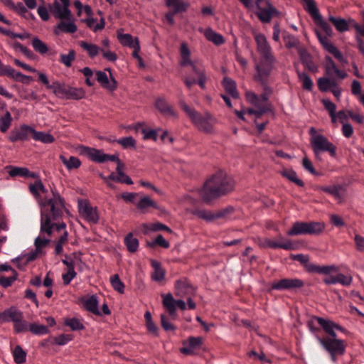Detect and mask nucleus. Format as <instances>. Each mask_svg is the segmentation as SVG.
<instances>
[{"label":"nucleus","instance_id":"1","mask_svg":"<svg viewBox=\"0 0 364 364\" xmlns=\"http://www.w3.org/2000/svg\"><path fill=\"white\" fill-rule=\"evenodd\" d=\"M53 197L48 198L45 197L41 200V233H46L50 236L53 228H55L58 231L65 230L66 224L63 222L57 224L51 223L60 219L63 214L65 209V200L57 191H52Z\"/></svg>","mask_w":364,"mask_h":364},{"label":"nucleus","instance_id":"2","mask_svg":"<svg viewBox=\"0 0 364 364\" xmlns=\"http://www.w3.org/2000/svg\"><path fill=\"white\" fill-rule=\"evenodd\" d=\"M235 185V180L231 176L219 171L206 180L200 191V196L206 203H209L213 200L231 193Z\"/></svg>","mask_w":364,"mask_h":364},{"label":"nucleus","instance_id":"3","mask_svg":"<svg viewBox=\"0 0 364 364\" xmlns=\"http://www.w3.org/2000/svg\"><path fill=\"white\" fill-rule=\"evenodd\" d=\"M179 105L200 131L207 134H210L213 132L215 119L209 112L202 114L188 106L183 100L180 101Z\"/></svg>","mask_w":364,"mask_h":364},{"label":"nucleus","instance_id":"4","mask_svg":"<svg viewBox=\"0 0 364 364\" xmlns=\"http://www.w3.org/2000/svg\"><path fill=\"white\" fill-rule=\"evenodd\" d=\"M13 322L16 333L28 331V322L23 319V314L15 306H11L0 312V323Z\"/></svg>","mask_w":364,"mask_h":364},{"label":"nucleus","instance_id":"5","mask_svg":"<svg viewBox=\"0 0 364 364\" xmlns=\"http://www.w3.org/2000/svg\"><path fill=\"white\" fill-rule=\"evenodd\" d=\"M316 339L319 345L327 351L333 362L337 360V357L344 354L346 351V342L343 340L338 339L337 337H321L319 335H315Z\"/></svg>","mask_w":364,"mask_h":364},{"label":"nucleus","instance_id":"6","mask_svg":"<svg viewBox=\"0 0 364 364\" xmlns=\"http://www.w3.org/2000/svg\"><path fill=\"white\" fill-rule=\"evenodd\" d=\"M325 225L320 222H300L294 223L291 229L287 232L288 236L300 235H318L324 229Z\"/></svg>","mask_w":364,"mask_h":364},{"label":"nucleus","instance_id":"7","mask_svg":"<svg viewBox=\"0 0 364 364\" xmlns=\"http://www.w3.org/2000/svg\"><path fill=\"white\" fill-rule=\"evenodd\" d=\"M278 239L281 241L280 242H275L268 238H258L257 244L262 248H281L285 250H297L300 248L301 245L298 240L287 239L281 235L278 236Z\"/></svg>","mask_w":364,"mask_h":364},{"label":"nucleus","instance_id":"8","mask_svg":"<svg viewBox=\"0 0 364 364\" xmlns=\"http://www.w3.org/2000/svg\"><path fill=\"white\" fill-rule=\"evenodd\" d=\"M291 259L294 261H297L300 262L305 269L309 273H318V274H328L331 272L336 271V268L335 266H320L316 264H313L309 262V257L307 255L303 254H297V255H291Z\"/></svg>","mask_w":364,"mask_h":364},{"label":"nucleus","instance_id":"9","mask_svg":"<svg viewBox=\"0 0 364 364\" xmlns=\"http://www.w3.org/2000/svg\"><path fill=\"white\" fill-rule=\"evenodd\" d=\"M311 144L316 157L321 152L323 151H328L332 157H336V147L323 135L313 136L311 138Z\"/></svg>","mask_w":364,"mask_h":364},{"label":"nucleus","instance_id":"10","mask_svg":"<svg viewBox=\"0 0 364 364\" xmlns=\"http://www.w3.org/2000/svg\"><path fill=\"white\" fill-rule=\"evenodd\" d=\"M275 58L273 55L261 57L259 62L256 65L257 73L254 79H268L274 67Z\"/></svg>","mask_w":364,"mask_h":364},{"label":"nucleus","instance_id":"11","mask_svg":"<svg viewBox=\"0 0 364 364\" xmlns=\"http://www.w3.org/2000/svg\"><path fill=\"white\" fill-rule=\"evenodd\" d=\"M246 99L256 107V109H249L247 110L248 114L255 115L256 117L259 118L270 111V105L261 104L260 98L255 92L251 91L247 92Z\"/></svg>","mask_w":364,"mask_h":364},{"label":"nucleus","instance_id":"12","mask_svg":"<svg viewBox=\"0 0 364 364\" xmlns=\"http://www.w3.org/2000/svg\"><path fill=\"white\" fill-rule=\"evenodd\" d=\"M232 208H227L216 213H212L211 211H208L205 209L196 208L191 210V213L207 222H211L215 219L226 217V215L232 213Z\"/></svg>","mask_w":364,"mask_h":364},{"label":"nucleus","instance_id":"13","mask_svg":"<svg viewBox=\"0 0 364 364\" xmlns=\"http://www.w3.org/2000/svg\"><path fill=\"white\" fill-rule=\"evenodd\" d=\"M203 341L202 337L190 336L187 340L183 341V347L180 352L186 355H197V351L202 348Z\"/></svg>","mask_w":364,"mask_h":364},{"label":"nucleus","instance_id":"14","mask_svg":"<svg viewBox=\"0 0 364 364\" xmlns=\"http://www.w3.org/2000/svg\"><path fill=\"white\" fill-rule=\"evenodd\" d=\"M163 296V304L164 307L168 310V314L172 319H176V308L177 306L182 311L186 309V304L184 301L181 299L175 300L171 294L166 295H162Z\"/></svg>","mask_w":364,"mask_h":364},{"label":"nucleus","instance_id":"15","mask_svg":"<svg viewBox=\"0 0 364 364\" xmlns=\"http://www.w3.org/2000/svg\"><path fill=\"white\" fill-rule=\"evenodd\" d=\"M60 1L62 5H60L58 1H55L53 4L50 6L51 13L57 18L70 20L71 18V11L69 9V0Z\"/></svg>","mask_w":364,"mask_h":364},{"label":"nucleus","instance_id":"16","mask_svg":"<svg viewBox=\"0 0 364 364\" xmlns=\"http://www.w3.org/2000/svg\"><path fill=\"white\" fill-rule=\"evenodd\" d=\"M304 285L303 280L299 279H282L279 281L272 284L271 289L276 290H291L296 288H301Z\"/></svg>","mask_w":364,"mask_h":364},{"label":"nucleus","instance_id":"17","mask_svg":"<svg viewBox=\"0 0 364 364\" xmlns=\"http://www.w3.org/2000/svg\"><path fill=\"white\" fill-rule=\"evenodd\" d=\"M0 75L7 76L13 80L25 84H29L32 77L17 72L9 65H0Z\"/></svg>","mask_w":364,"mask_h":364},{"label":"nucleus","instance_id":"18","mask_svg":"<svg viewBox=\"0 0 364 364\" xmlns=\"http://www.w3.org/2000/svg\"><path fill=\"white\" fill-rule=\"evenodd\" d=\"M316 36L322 45L323 48L328 51L329 53L332 54L339 62L343 63L345 59L340 52V50L328 39L327 36H323L319 31H316Z\"/></svg>","mask_w":364,"mask_h":364},{"label":"nucleus","instance_id":"19","mask_svg":"<svg viewBox=\"0 0 364 364\" xmlns=\"http://www.w3.org/2000/svg\"><path fill=\"white\" fill-rule=\"evenodd\" d=\"M316 321L327 334L324 337H337V333L335 330H338L341 332L345 331L342 326L332 321L326 320L321 317H316Z\"/></svg>","mask_w":364,"mask_h":364},{"label":"nucleus","instance_id":"20","mask_svg":"<svg viewBox=\"0 0 364 364\" xmlns=\"http://www.w3.org/2000/svg\"><path fill=\"white\" fill-rule=\"evenodd\" d=\"M264 8L258 6L259 12L257 14L259 19L263 23H269L274 16H279V11L269 1H266Z\"/></svg>","mask_w":364,"mask_h":364},{"label":"nucleus","instance_id":"21","mask_svg":"<svg viewBox=\"0 0 364 364\" xmlns=\"http://www.w3.org/2000/svg\"><path fill=\"white\" fill-rule=\"evenodd\" d=\"M79 211L80 214L89 222L97 223L99 218L96 209L93 208L87 202L79 203Z\"/></svg>","mask_w":364,"mask_h":364},{"label":"nucleus","instance_id":"22","mask_svg":"<svg viewBox=\"0 0 364 364\" xmlns=\"http://www.w3.org/2000/svg\"><path fill=\"white\" fill-rule=\"evenodd\" d=\"M257 48L261 57L272 56V48L269 45L264 35L259 33L255 36Z\"/></svg>","mask_w":364,"mask_h":364},{"label":"nucleus","instance_id":"23","mask_svg":"<svg viewBox=\"0 0 364 364\" xmlns=\"http://www.w3.org/2000/svg\"><path fill=\"white\" fill-rule=\"evenodd\" d=\"M82 304L87 311L96 316H102V313L98 309L99 301L96 295H91L87 297L82 298Z\"/></svg>","mask_w":364,"mask_h":364},{"label":"nucleus","instance_id":"24","mask_svg":"<svg viewBox=\"0 0 364 364\" xmlns=\"http://www.w3.org/2000/svg\"><path fill=\"white\" fill-rule=\"evenodd\" d=\"M194 288L186 280H178L175 284V294L177 296L184 297L193 294Z\"/></svg>","mask_w":364,"mask_h":364},{"label":"nucleus","instance_id":"25","mask_svg":"<svg viewBox=\"0 0 364 364\" xmlns=\"http://www.w3.org/2000/svg\"><path fill=\"white\" fill-rule=\"evenodd\" d=\"M96 77L97 82L105 88L109 90H114L117 88V82L116 80L111 76L109 80L107 74L104 71H97Z\"/></svg>","mask_w":364,"mask_h":364},{"label":"nucleus","instance_id":"26","mask_svg":"<svg viewBox=\"0 0 364 364\" xmlns=\"http://www.w3.org/2000/svg\"><path fill=\"white\" fill-rule=\"evenodd\" d=\"M299 58L304 66L312 73L317 71L318 68L313 61L311 55L303 48H299L298 50Z\"/></svg>","mask_w":364,"mask_h":364},{"label":"nucleus","instance_id":"27","mask_svg":"<svg viewBox=\"0 0 364 364\" xmlns=\"http://www.w3.org/2000/svg\"><path fill=\"white\" fill-rule=\"evenodd\" d=\"M156 108L165 116H171L177 117L176 112L173 110L171 106H170L166 100L163 97L156 99L155 102Z\"/></svg>","mask_w":364,"mask_h":364},{"label":"nucleus","instance_id":"28","mask_svg":"<svg viewBox=\"0 0 364 364\" xmlns=\"http://www.w3.org/2000/svg\"><path fill=\"white\" fill-rule=\"evenodd\" d=\"M82 154L90 157L93 161L97 163L105 162V153L102 150L87 146L82 147Z\"/></svg>","mask_w":364,"mask_h":364},{"label":"nucleus","instance_id":"29","mask_svg":"<svg viewBox=\"0 0 364 364\" xmlns=\"http://www.w3.org/2000/svg\"><path fill=\"white\" fill-rule=\"evenodd\" d=\"M6 168L9 169V174L11 177L21 176L33 178L37 177L34 172H31L27 168L9 166H6Z\"/></svg>","mask_w":364,"mask_h":364},{"label":"nucleus","instance_id":"30","mask_svg":"<svg viewBox=\"0 0 364 364\" xmlns=\"http://www.w3.org/2000/svg\"><path fill=\"white\" fill-rule=\"evenodd\" d=\"M61 21L58 23L55 28V33L58 34V31L66 33H74L77 31V26L73 21L66 19H60Z\"/></svg>","mask_w":364,"mask_h":364},{"label":"nucleus","instance_id":"31","mask_svg":"<svg viewBox=\"0 0 364 364\" xmlns=\"http://www.w3.org/2000/svg\"><path fill=\"white\" fill-rule=\"evenodd\" d=\"M180 53L181 57L180 65L182 67L190 65L193 71V68L197 67V65L191 60V52L186 43H183L181 44Z\"/></svg>","mask_w":364,"mask_h":364},{"label":"nucleus","instance_id":"32","mask_svg":"<svg viewBox=\"0 0 364 364\" xmlns=\"http://www.w3.org/2000/svg\"><path fill=\"white\" fill-rule=\"evenodd\" d=\"M136 205V208L143 213H146L149 208H153L154 209L159 208L157 203L154 200H151L149 196L142 197Z\"/></svg>","mask_w":364,"mask_h":364},{"label":"nucleus","instance_id":"33","mask_svg":"<svg viewBox=\"0 0 364 364\" xmlns=\"http://www.w3.org/2000/svg\"><path fill=\"white\" fill-rule=\"evenodd\" d=\"M151 265L154 269V272L152 274V279L156 282L162 281L165 277V270L161 267V264L159 262L151 259L150 260Z\"/></svg>","mask_w":364,"mask_h":364},{"label":"nucleus","instance_id":"34","mask_svg":"<svg viewBox=\"0 0 364 364\" xmlns=\"http://www.w3.org/2000/svg\"><path fill=\"white\" fill-rule=\"evenodd\" d=\"M79 44L80 46L87 52V55L91 58H94L101 52L102 48L95 44L89 43L84 41H80Z\"/></svg>","mask_w":364,"mask_h":364},{"label":"nucleus","instance_id":"35","mask_svg":"<svg viewBox=\"0 0 364 364\" xmlns=\"http://www.w3.org/2000/svg\"><path fill=\"white\" fill-rule=\"evenodd\" d=\"M204 35L208 41L213 42L216 46H220L225 43V38H223V36L215 32L210 28H208L205 29Z\"/></svg>","mask_w":364,"mask_h":364},{"label":"nucleus","instance_id":"36","mask_svg":"<svg viewBox=\"0 0 364 364\" xmlns=\"http://www.w3.org/2000/svg\"><path fill=\"white\" fill-rule=\"evenodd\" d=\"M222 84L226 92L231 97L233 98H237L238 97L236 83L234 80L228 77H224Z\"/></svg>","mask_w":364,"mask_h":364},{"label":"nucleus","instance_id":"37","mask_svg":"<svg viewBox=\"0 0 364 364\" xmlns=\"http://www.w3.org/2000/svg\"><path fill=\"white\" fill-rule=\"evenodd\" d=\"M65 97L68 100H81L85 97V91L82 88L67 87Z\"/></svg>","mask_w":364,"mask_h":364},{"label":"nucleus","instance_id":"38","mask_svg":"<svg viewBox=\"0 0 364 364\" xmlns=\"http://www.w3.org/2000/svg\"><path fill=\"white\" fill-rule=\"evenodd\" d=\"M29 191L36 198L41 197L40 192L43 193H47V189L40 179L36 180L33 183L29 185Z\"/></svg>","mask_w":364,"mask_h":364},{"label":"nucleus","instance_id":"39","mask_svg":"<svg viewBox=\"0 0 364 364\" xmlns=\"http://www.w3.org/2000/svg\"><path fill=\"white\" fill-rule=\"evenodd\" d=\"M304 2V9L309 12L311 17L315 19H320V14L316 3L314 0H302Z\"/></svg>","mask_w":364,"mask_h":364},{"label":"nucleus","instance_id":"40","mask_svg":"<svg viewBox=\"0 0 364 364\" xmlns=\"http://www.w3.org/2000/svg\"><path fill=\"white\" fill-rule=\"evenodd\" d=\"M124 245L130 252H135L139 247V240L133 237L132 232L128 233L124 238Z\"/></svg>","mask_w":364,"mask_h":364},{"label":"nucleus","instance_id":"41","mask_svg":"<svg viewBox=\"0 0 364 364\" xmlns=\"http://www.w3.org/2000/svg\"><path fill=\"white\" fill-rule=\"evenodd\" d=\"M298 78L302 83V88L307 91H311L313 89L314 83L311 77L306 73L296 70Z\"/></svg>","mask_w":364,"mask_h":364},{"label":"nucleus","instance_id":"42","mask_svg":"<svg viewBox=\"0 0 364 364\" xmlns=\"http://www.w3.org/2000/svg\"><path fill=\"white\" fill-rule=\"evenodd\" d=\"M60 159L68 170L77 168L81 165L80 161L77 157L75 156H70L68 159L65 156L60 155Z\"/></svg>","mask_w":364,"mask_h":364},{"label":"nucleus","instance_id":"43","mask_svg":"<svg viewBox=\"0 0 364 364\" xmlns=\"http://www.w3.org/2000/svg\"><path fill=\"white\" fill-rule=\"evenodd\" d=\"M282 175L300 187H303L304 186V183L302 180L297 178L296 173L292 169L283 170L282 171Z\"/></svg>","mask_w":364,"mask_h":364},{"label":"nucleus","instance_id":"44","mask_svg":"<svg viewBox=\"0 0 364 364\" xmlns=\"http://www.w3.org/2000/svg\"><path fill=\"white\" fill-rule=\"evenodd\" d=\"M166 6L171 8L176 14L186 10L187 5L180 0H166Z\"/></svg>","mask_w":364,"mask_h":364},{"label":"nucleus","instance_id":"45","mask_svg":"<svg viewBox=\"0 0 364 364\" xmlns=\"http://www.w3.org/2000/svg\"><path fill=\"white\" fill-rule=\"evenodd\" d=\"M33 138L36 141H41L46 144H50L55 141V138L53 135L45 133L43 132L34 131Z\"/></svg>","mask_w":364,"mask_h":364},{"label":"nucleus","instance_id":"46","mask_svg":"<svg viewBox=\"0 0 364 364\" xmlns=\"http://www.w3.org/2000/svg\"><path fill=\"white\" fill-rule=\"evenodd\" d=\"M329 21L332 23L336 28L340 32H344L349 29L347 21L343 18H337L334 16H330Z\"/></svg>","mask_w":364,"mask_h":364},{"label":"nucleus","instance_id":"47","mask_svg":"<svg viewBox=\"0 0 364 364\" xmlns=\"http://www.w3.org/2000/svg\"><path fill=\"white\" fill-rule=\"evenodd\" d=\"M31 44L34 50L41 55L48 51L47 45L37 37L33 38Z\"/></svg>","mask_w":364,"mask_h":364},{"label":"nucleus","instance_id":"48","mask_svg":"<svg viewBox=\"0 0 364 364\" xmlns=\"http://www.w3.org/2000/svg\"><path fill=\"white\" fill-rule=\"evenodd\" d=\"M64 323L73 331H80L85 328L83 323L77 318H67L65 319Z\"/></svg>","mask_w":364,"mask_h":364},{"label":"nucleus","instance_id":"49","mask_svg":"<svg viewBox=\"0 0 364 364\" xmlns=\"http://www.w3.org/2000/svg\"><path fill=\"white\" fill-rule=\"evenodd\" d=\"M12 117L9 111H6L4 116L0 117V131L3 133L7 132L11 127Z\"/></svg>","mask_w":364,"mask_h":364},{"label":"nucleus","instance_id":"50","mask_svg":"<svg viewBox=\"0 0 364 364\" xmlns=\"http://www.w3.org/2000/svg\"><path fill=\"white\" fill-rule=\"evenodd\" d=\"M322 104L325 109L328 112L332 122L335 123L336 122V105L328 99L322 100Z\"/></svg>","mask_w":364,"mask_h":364},{"label":"nucleus","instance_id":"51","mask_svg":"<svg viewBox=\"0 0 364 364\" xmlns=\"http://www.w3.org/2000/svg\"><path fill=\"white\" fill-rule=\"evenodd\" d=\"M28 331H30L32 333L38 336L46 335L49 332L46 326L29 323Z\"/></svg>","mask_w":364,"mask_h":364},{"label":"nucleus","instance_id":"52","mask_svg":"<svg viewBox=\"0 0 364 364\" xmlns=\"http://www.w3.org/2000/svg\"><path fill=\"white\" fill-rule=\"evenodd\" d=\"M14 361L17 364H22L26 361V353L20 346H16L13 351Z\"/></svg>","mask_w":364,"mask_h":364},{"label":"nucleus","instance_id":"53","mask_svg":"<svg viewBox=\"0 0 364 364\" xmlns=\"http://www.w3.org/2000/svg\"><path fill=\"white\" fill-rule=\"evenodd\" d=\"M18 131L21 136V141H27L30 134L33 136L35 129L29 125L22 124Z\"/></svg>","mask_w":364,"mask_h":364},{"label":"nucleus","instance_id":"54","mask_svg":"<svg viewBox=\"0 0 364 364\" xmlns=\"http://www.w3.org/2000/svg\"><path fill=\"white\" fill-rule=\"evenodd\" d=\"M110 282L113 289L122 294L124 291V284L119 279L118 274H114L110 277Z\"/></svg>","mask_w":364,"mask_h":364},{"label":"nucleus","instance_id":"55","mask_svg":"<svg viewBox=\"0 0 364 364\" xmlns=\"http://www.w3.org/2000/svg\"><path fill=\"white\" fill-rule=\"evenodd\" d=\"M75 59V51L70 50L68 54H60V62L66 67H70L73 61Z\"/></svg>","mask_w":364,"mask_h":364},{"label":"nucleus","instance_id":"56","mask_svg":"<svg viewBox=\"0 0 364 364\" xmlns=\"http://www.w3.org/2000/svg\"><path fill=\"white\" fill-rule=\"evenodd\" d=\"M320 189L326 193H328L333 196H334L336 199H341V196L340 193V191L342 189L341 186H322Z\"/></svg>","mask_w":364,"mask_h":364},{"label":"nucleus","instance_id":"57","mask_svg":"<svg viewBox=\"0 0 364 364\" xmlns=\"http://www.w3.org/2000/svg\"><path fill=\"white\" fill-rule=\"evenodd\" d=\"M16 13H18L19 15H21L22 17L26 18V19H34L35 17L29 12L27 9V8L23 5L21 2H18L16 4V9L15 10Z\"/></svg>","mask_w":364,"mask_h":364},{"label":"nucleus","instance_id":"58","mask_svg":"<svg viewBox=\"0 0 364 364\" xmlns=\"http://www.w3.org/2000/svg\"><path fill=\"white\" fill-rule=\"evenodd\" d=\"M117 142L124 149H136V141L132 136L119 139Z\"/></svg>","mask_w":364,"mask_h":364},{"label":"nucleus","instance_id":"59","mask_svg":"<svg viewBox=\"0 0 364 364\" xmlns=\"http://www.w3.org/2000/svg\"><path fill=\"white\" fill-rule=\"evenodd\" d=\"M118 39L120 43L123 46H128L129 48L133 47L135 45V39L133 38L130 34H118Z\"/></svg>","mask_w":364,"mask_h":364},{"label":"nucleus","instance_id":"60","mask_svg":"<svg viewBox=\"0 0 364 364\" xmlns=\"http://www.w3.org/2000/svg\"><path fill=\"white\" fill-rule=\"evenodd\" d=\"M193 73L198 77L197 84L202 88L205 89V82H206V76L203 71V70L200 69L198 67L193 68Z\"/></svg>","mask_w":364,"mask_h":364},{"label":"nucleus","instance_id":"61","mask_svg":"<svg viewBox=\"0 0 364 364\" xmlns=\"http://www.w3.org/2000/svg\"><path fill=\"white\" fill-rule=\"evenodd\" d=\"M284 41L285 43V46L287 48H296L299 44V39L296 36L291 34L284 35Z\"/></svg>","mask_w":364,"mask_h":364},{"label":"nucleus","instance_id":"62","mask_svg":"<svg viewBox=\"0 0 364 364\" xmlns=\"http://www.w3.org/2000/svg\"><path fill=\"white\" fill-rule=\"evenodd\" d=\"M18 274L15 270H13V274L10 277H0V285L4 288L9 287L16 280Z\"/></svg>","mask_w":364,"mask_h":364},{"label":"nucleus","instance_id":"63","mask_svg":"<svg viewBox=\"0 0 364 364\" xmlns=\"http://www.w3.org/2000/svg\"><path fill=\"white\" fill-rule=\"evenodd\" d=\"M315 22L320 26L321 29L326 34V36H331L333 34V30L331 26L325 21L322 19L321 16H320V19H315Z\"/></svg>","mask_w":364,"mask_h":364},{"label":"nucleus","instance_id":"64","mask_svg":"<svg viewBox=\"0 0 364 364\" xmlns=\"http://www.w3.org/2000/svg\"><path fill=\"white\" fill-rule=\"evenodd\" d=\"M50 242L49 239L42 238L41 236H38L36 238L34 245L36 249L37 250V252L43 253V248L47 246Z\"/></svg>","mask_w":364,"mask_h":364}]
</instances>
